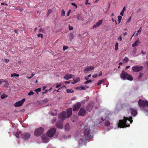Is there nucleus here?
Masks as SVG:
<instances>
[{
    "instance_id": "obj_1",
    "label": "nucleus",
    "mask_w": 148,
    "mask_h": 148,
    "mask_svg": "<svg viewBox=\"0 0 148 148\" xmlns=\"http://www.w3.org/2000/svg\"><path fill=\"white\" fill-rule=\"evenodd\" d=\"M132 119V118L131 116H130L129 118L124 117L123 120H119L118 126L120 128L129 127L130 126V124L128 123L127 121H128V122H130V123H132L133 122Z\"/></svg>"
},
{
    "instance_id": "obj_2",
    "label": "nucleus",
    "mask_w": 148,
    "mask_h": 148,
    "mask_svg": "<svg viewBox=\"0 0 148 148\" xmlns=\"http://www.w3.org/2000/svg\"><path fill=\"white\" fill-rule=\"evenodd\" d=\"M90 131V130L89 125L88 126L87 125L86 126L84 127V138L85 139H90L92 138V136L91 135Z\"/></svg>"
},
{
    "instance_id": "obj_3",
    "label": "nucleus",
    "mask_w": 148,
    "mask_h": 148,
    "mask_svg": "<svg viewBox=\"0 0 148 148\" xmlns=\"http://www.w3.org/2000/svg\"><path fill=\"white\" fill-rule=\"evenodd\" d=\"M121 77L123 80L127 79L130 81H132L133 79V78L131 75L123 71H122Z\"/></svg>"
},
{
    "instance_id": "obj_4",
    "label": "nucleus",
    "mask_w": 148,
    "mask_h": 148,
    "mask_svg": "<svg viewBox=\"0 0 148 148\" xmlns=\"http://www.w3.org/2000/svg\"><path fill=\"white\" fill-rule=\"evenodd\" d=\"M138 105L141 109L145 107L148 108V101L140 99L138 101Z\"/></svg>"
},
{
    "instance_id": "obj_5",
    "label": "nucleus",
    "mask_w": 148,
    "mask_h": 148,
    "mask_svg": "<svg viewBox=\"0 0 148 148\" xmlns=\"http://www.w3.org/2000/svg\"><path fill=\"white\" fill-rule=\"evenodd\" d=\"M44 130V129L42 127H40L36 129L34 132L35 136H40L43 133Z\"/></svg>"
},
{
    "instance_id": "obj_6",
    "label": "nucleus",
    "mask_w": 148,
    "mask_h": 148,
    "mask_svg": "<svg viewBox=\"0 0 148 148\" xmlns=\"http://www.w3.org/2000/svg\"><path fill=\"white\" fill-rule=\"evenodd\" d=\"M56 131V129L55 128H52L50 129L47 132V135L50 137L53 136Z\"/></svg>"
},
{
    "instance_id": "obj_7",
    "label": "nucleus",
    "mask_w": 148,
    "mask_h": 148,
    "mask_svg": "<svg viewBox=\"0 0 148 148\" xmlns=\"http://www.w3.org/2000/svg\"><path fill=\"white\" fill-rule=\"evenodd\" d=\"M143 67L142 66L135 65L132 67V70L134 72H138L143 69Z\"/></svg>"
},
{
    "instance_id": "obj_8",
    "label": "nucleus",
    "mask_w": 148,
    "mask_h": 148,
    "mask_svg": "<svg viewBox=\"0 0 148 148\" xmlns=\"http://www.w3.org/2000/svg\"><path fill=\"white\" fill-rule=\"evenodd\" d=\"M63 121L61 120H58L56 122V127L59 129H62L63 127Z\"/></svg>"
},
{
    "instance_id": "obj_9",
    "label": "nucleus",
    "mask_w": 148,
    "mask_h": 148,
    "mask_svg": "<svg viewBox=\"0 0 148 148\" xmlns=\"http://www.w3.org/2000/svg\"><path fill=\"white\" fill-rule=\"evenodd\" d=\"M30 137V134L28 133H24L22 134L21 137L24 140H27L29 139Z\"/></svg>"
},
{
    "instance_id": "obj_10",
    "label": "nucleus",
    "mask_w": 148,
    "mask_h": 148,
    "mask_svg": "<svg viewBox=\"0 0 148 148\" xmlns=\"http://www.w3.org/2000/svg\"><path fill=\"white\" fill-rule=\"evenodd\" d=\"M59 118L61 120V121H63L64 120L66 117V114L65 112L63 111L58 114Z\"/></svg>"
},
{
    "instance_id": "obj_11",
    "label": "nucleus",
    "mask_w": 148,
    "mask_h": 148,
    "mask_svg": "<svg viewBox=\"0 0 148 148\" xmlns=\"http://www.w3.org/2000/svg\"><path fill=\"white\" fill-rule=\"evenodd\" d=\"M86 113V111L85 109L82 108H81L78 112V115L81 116H85Z\"/></svg>"
},
{
    "instance_id": "obj_12",
    "label": "nucleus",
    "mask_w": 148,
    "mask_h": 148,
    "mask_svg": "<svg viewBox=\"0 0 148 148\" xmlns=\"http://www.w3.org/2000/svg\"><path fill=\"white\" fill-rule=\"evenodd\" d=\"M25 101V99L23 98L22 100L16 102L14 104V105L15 107H18L21 106L23 104L24 102Z\"/></svg>"
},
{
    "instance_id": "obj_13",
    "label": "nucleus",
    "mask_w": 148,
    "mask_h": 148,
    "mask_svg": "<svg viewBox=\"0 0 148 148\" xmlns=\"http://www.w3.org/2000/svg\"><path fill=\"white\" fill-rule=\"evenodd\" d=\"M94 106V102H91L87 105L86 108V109L88 111L90 112L93 108Z\"/></svg>"
},
{
    "instance_id": "obj_14",
    "label": "nucleus",
    "mask_w": 148,
    "mask_h": 148,
    "mask_svg": "<svg viewBox=\"0 0 148 148\" xmlns=\"http://www.w3.org/2000/svg\"><path fill=\"white\" fill-rule=\"evenodd\" d=\"M130 110L131 111V114L133 116L135 117L137 115L138 112L136 109L130 108Z\"/></svg>"
},
{
    "instance_id": "obj_15",
    "label": "nucleus",
    "mask_w": 148,
    "mask_h": 148,
    "mask_svg": "<svg viewBox=\"0 0 148 148\" xmlns=\"http://www.w3.org/2000/svg\"><path fill=\"white\" fill-rule=\"evenodd\" d=\"M81 104L79 103H75L73 106V110L75 111L78 110L81 107Z\"/></svg>"
},
{
    "instance_id": "obj_16",
    "label": "nucleus",
    "mask_w": 148,
    "mask_h": 148,
    "mask_svg": "<svg viewBox=\"0 0 148 148\" xmlns=\"http://www.w3.org/2000/svg\"><path fill=\"white\" fill-rule=\"evenodd\" d=\"M94 68L92 66H87L86 67L84 71L85 73H87L89 71L94 70Z\"/></svg>"
},
{
    "instance_id": "obj_17",
    "label": "nucleus",
    "mask_w": 148,
    "mask_h": 148,
    "mask_svg": "<svg viewBox=\"0 0 148 148\" xmlns=\"http://www.w3.org/2000/svg\"><path fill=\"white\" fill-rule=\"evenodd\" d=\"M49 136L47 135H42V141L44 143H47L49 140Z\"/></svg>"
},
{
    "instance_id": "obj_18",
    "label": "nucleus",
    "mask_w": 148,
    "mask_h": 148,
    "mask_svg": "<svg viewBox=\"0 0 148 148\" xmlns=\"http://www.w3.org/2000/svg\"><path fill=\"white\" fill-rule=\"evenodd\" d=\"M103 20H101L98 21L96 24L93 26V28H97L101 25L103 23Z\"/></svg>"
},
{
    "instance_id": "obj_19",
    "label": "nucleus",
    "mask_w": 148,
    "mask_h": 148,
    "mask_svg": "<svg viewBox=\"0 0 148 148\" xmlns=\"http://www.w3.org/2000/svg\"><path fill=\"white\" fill-rule=\"evenodd\" d=\"M72 108H70L67 109V116H66L67 118H68L70 117L72 115Z\"/></svg>"
},
{
    "instance_id": "obj_20",
    "label": "nucleus",
    "mask_w": 148,
    "mask_h": 148,
    "mask_svg": "<svg viewBox=\"0 0 148 148\" xmlns=\"http://www.w3.org/2000/svg\"><path fill=\"white\" fill-rule=\"evenodd\" d=\"M73 76L71 74H68L65 75L64 78L66 80H68L70 78H73L74 76H73Z\"/></svg>"
},
{
    "instance_id": "obj_21",
    "label": "nucleus",
    "mask_w": 148,
    "mask_h": 148,
    "mask_svg": "<svg viewBox=\"0 0 148 148\" xmlns=\"http://www.w3.org/2000/svg\"><path fill=\"white\" fill-rule=\"evenodd\" d=\"M65 130L68 131L70 129L69 124V123L66 124L65 125Z\"/></svg>"
},
{
    "instance_id": "obj_22",
    "label": "nucleus",
    "mask_w": 148,
    "mask_h": 148,
    "mask_svg": "<svg viewBox=\"0 0 148 148\" xmlns=\"http://www.w3.org/2000/svg\"><path fill=\"white\" fill-rule=\"evenodd\" d=\"M140 43V41L138 40H137L132 45V46L133 47H136Z\"/></svg>"
},
{
    "instance_id": "obj_23",
    "label": "nucleus",
    "mask_w": 148,
    "mask_h": 148,
    "mask_svg": "<svg viewBox=\"0 0 148 148\" xmlns=\"http://www.w3.org/2000/svg\"><path fill=\"white\" fill-rule=\"evenodd\" d=\"M74 38V36L73 33H70L69 35V38L70 41H71Z\"/></svg>"
},
{
    "instance_id": "obj_24",
    "label": "nucleus",
    "mask_w": 148,
    "mask_h": 148,
    "mask_svg": "<svg viewBox=\"0 0 148 148\" xmlns=\"http://www.w3.org/2000/svg\"><path fill=\"white\" fill-rule=\"evenodd\" d=\"M110 124V121H106L105 124V126L108 127V126Z\"/></svg>"
},
{
    "instance_id": "obj_25",
    "label": "nucleus",
    "mask_w": 148,
    "mask_h": 148,
    "mask_svg": "<svg viewBox=\"0 0 148 148\" xmlns=\"http://www.w3.org/2000/svg\"><path fill=\"white\" fill-rule=\"evenodd\" d=\"M125 7H124L123 8L121 12L120 13V14L122 16H123V14H124V12L125 10Z\"/></svg>"
},
{
    "instance_id": "obj_26",
    "label": "nucleus",
    "mask_w": 148,
    "mask_h": 148,
    "mask_svg": "<svg viewBox=\"0 0 148 148\" xmlns=\"http://www.w3.org/2000/svg\"><path fill=\"white\" fill-rule=\"evenodd\" d=\"M104 79H102L101 80H100L99 82L97 83V84L98 85H99L101 84L104 81Z\"/></svg>"
},
{
    "instance_id": "obj_27",
    "label": "nucleus",
    "mask_w": 148,
    "mask_h": 148,
    "mask_svg": "<svg viewBox=\"0 0 148 148\" xmlns=\"http://www.w3.org/2000/svg\"><path fill=\"white\" fill-rule=\"evenodd\" d=\"M143 112L145 113V114L147 115H148V110L147 109H143Z\"/></svg>"
},
{
    "instance_id": "obj_28",
    "label": "nucleus",
    "mask_w": 148,
    "mask_h": 148,
    "mask_svg": "<svg viewBox=\"0 0 148 148\" xmlns=\"http://www.w3.org/2000/svg\"><path fill=\"white\" fill-rule=\"evenodd\" d=\"M80 78L78 77L76 78H74L73 79V81L74 82H77L80 80Z\"/></svg>"
},
{
    "instance_id": "obj_29",
    "label": "nucleus",
    "mask_w": 148,
    "mask_h": 148,
    "mask_svg": "<svg viewBox=\"0 0 148 148\" xmlns=\"http://www.w3.org/2000/svg\"><path fill=\"white\" fill-rule=\"evenodd\" d=\"M66 91L67 93H73V92L74 91L73 90H71L69 89H67L66 90Z\"/></svg>"
},
{
    "instance_id": "obj_30",
    "label": "nucleus",
    "mask_w": 148,
    "mask_h": 148,
    "mask_svg": "<svg viewBox=\"0 0 148 148\" xmlns=\"http://www.w3.org/2000/svg\"><path fill=\"white\" fill-rule=\"evenodd\" d=\"M11 77H18L19 76V75L18 74H17L16 73H14L13 74H12L11 75Z\"/></svg>"
},
{
    "instance_id": "obj_31",
    "label": "nucleus",
    "mask_w": 148,
    "mask_h": 148,
    "mask_svg": "<svg viewBox=\"0 0 148 148\" xmlns=\"http://www.w3.org/2000/svg\"><path fill=\"white\" fill-rule=\"evenodd\" d=\"M129 61V60L128 58L127 57H125L124 59L123 60V61L125 62H127Z\"/></svg>"
},
{
    "instance_id": "obj_32",
    "label": "nucleus",
    "mask_w": 148,
    "mask_h": 148,
    "mask_svg": "<svg viewBox=\"0 0 148 148\" xmlns=\"http://www.w3.org/2000/svg\"><path fill=\"white\" fill-rule=\"evenodd\" d=\"M41 88H39L37 89H36L35 90V91H36L37 94H38V92H40L41 91Z\"/></svg>"
},
{
    "instance_id": "obj_33",
    "label": "nucleus",
    "mask_w": 148,
    "mask_h": 148,
    "mask_svg": "<svg viewBox=\"0 0 148 148\" xmlns=\"http://www.w3.org/2000/svg\"><path fill=\"white\" fill-rule=\"evenodd\" d=\"M52 10L50 9H49L47 12V16H48L50 14H51L52 12Z\"/></svg>"
},
{
    "instance_id": "obj_34",
    "label": "nucleus",
    "mask_w": 148,
    "mask_h": 148,
    "mask_svg": "<svg viewBox=\"0 0 148 148\" xmlns=\"http://www.w3.org/2000/svg\"><path fill=\"white\" fill-rule=\"evenodd\" d=\"M7 95L6 94H3L1 96V99H4L5 97H7Z\"/></svg>"
},
{
    "instance_id": "obj_35",
    "label": "nucleus",
    "mask_w": 148,
    "mask_h": 148,
    "mask_svg": "<svg viewBox=\"0 0 148 148\" xmlns=\"http://www.w3.org/2000/svg\"><path fill=\"white\" fill-rule=\"evenodd\" d=\"M122 18V17L121 16H118V21H119V24L120 23Z\"/></svg>"
},
{
    "instance_id": "obj_36",
    "label": "nucleus",
    "mask_w": 148,
    "mask_h": 148,
    "mask_svg": "<svg viewBox=\"0 0 148 148\" xmlns=\"http://www.w3.org/2000/svg\"><path fill=\"white\" fill-rule=\"evenodd\" d=\"M56 120V117H54L51 120V123L52 124Z\"/></svg>"
},
{
    "instance_id": "obj_37",
    "label": "nucleus",
    "mask_w": 148,
    "mask_h": 148,
    "mask_svg": "<svg viewBox=\"0 0 148 148\" xmlns=\"http://www.w3.org/2000/svg\"><path fill=\"white\" fill-rule=\"evenodd\" d=\"M61 15L62 16H64L65 14V13L64 10L62 9V10Z\"/></svg>"
},
{
    "instance_id": "obj_38",
    "label": "nucleus",
    "mask_w": 148,
    "mask_h": 148,
    "mask_svg": "<svg viewBox=\"0 0 148 148\" xmlns=\"http://www.w3.org/2000/svg\"><path fill=\"white\" fill-rule=\"evenodd\" d=\"M118 43H116L115 45V50L116 51L118 50Z\"/></svg>"
},
{
    "instance_id": "obj_39",
    "label": "nucleus",
    "mask_w": 148,
    "mask_h": 148,
    "mask_svg": "<svg viewBox=\"0 0 148 148\" xmlns=\"http://www.w3.org/2000/svg\"><path fill=\"white\" fill-rule=\"evenodd\" d=\"M136 52V48H134L133 51L132 53L133 55H134Z\"/></svg>"
},
{
    "instance_id": "obj_40",
    "label": "nucleus",
    "mask_w": 148,
    "mask_h": 148,
    "mask_svg": "<svg viewBox=\"0 0 148 148\" xmlns=\"http://www.w3.org/2000/svg\"><path fill=\"white\" fill-rule=\"evenodd\" d=\"M38 37H41L42 38H43V35L42 34H39L37 35Z\"/></svg>"
},
{
    "instance_id": "obj_41",
    "label": "nucleus",
    "mask_w": 148,
    "mask_h": 148,
    "mask_svg": "<svg viewBox=\"0 0 148 148\" xmlns=\"http://www.w3.org/2000/svg\"><path fill=\"white\" fill-rule=\"evenodd\" d=\"M14 135L17 138H19V134L18 132H17L16 133L14 134Z\"/></svg>"
},
{
    "instance_id": "obj_42",
    "label": "nucleus",
    "mask_w": 148,
    "mask_h": 148,
    "mask_svg": "<svg viewBox=\"0 0 148 148\" xmlns=\"http://www.w3.org/2000/svg\"><path fill=\"white\" fill-rule=\"evenodd\" d=\"M92 82V80L91 79L87 80L85 82V84H87L89 83H91Z\"/></svg>"
},
{
    "instance_id": "obj_43",
    "label": "nucleus",
    "mask_w": 148,
    "mask_h": 148,
    "mask_svg": "<svg viewBox=\"0 0 148 148\" xmlns=\"http://www.w3.org/2000/svg\"><path fill=\"white\" fill-rule=\"evenodd\" d=\"M34 94V92L32 90H30L29 92L28 93V95H33Z\"/></svg>"
},
{
    "instance_id": "obj_44",
    "label": "nucleus",
    "mask_w": 148,
    "mask_h": 148,
    "mask_svg": "<svg viewBox=\"0 0 148 148\" xmlns=\"http://www.w3.org/2000/svg\"><path fill=\"white\" fill-rule=\"evenodd\" d=\"M68 48V47L66 46H63V51H65V50L67 49Z\"/></svg>"
},
{
    "instance_id": "obj_45",
    "label": "nucleus",
    "mask_w": 148,
    "mask_h": 148,
    "mask_svg": "<svg viewBox=\"0 0 148 148\" xmlns=\"http://www.w3.org/2000/svg\"><path fill=\"white\" fill-rule=\"evenodd\" d=\"M81 90H86L85 87L83 85H82L80 86Z\"/></svg>"
},
{
    "instance_id": "obj_46",
    "label": "nucleus",
    "mask_w": 148,
    "mask_h": 148,
    "mask_svg": "<svg viewBox=\"0 0 148 148\" xmlns=\"http://www.w3.org/2000/svg\"><path fill=\"white\" fill-rule=\"evenodd\" d=\"M69 28L70 30H72L73 29V27L72 26H71L70 25H69Z\"/></svg>"
},
{
    "instance_id": "obj_47",
    "label": "nucleus",
    "mask_w": 148,
    "mask_h": 148,
    "mask_svg": "<svg viewBox=\"0 0 148 148\" xmlns=\"http://www.w3.org/2000/svg\"><path fill=\"white\" fill-rule=\"evenodd\" d=\"M35 75L34 74V73H32V75L30 76V77H28L27 76V77L26 78L28 79H31V78H32L34 75Z\"/></svg>"
},
{
    "instance_id": "obj_48",
    "label": "nucleus",
    "mask_w": 148,
    "mask_h": 148,
    "mask_svg": "<svg viewBox=\"0 0 148 148\" xmlns=\"http://www.w3.org/2000/svg\"><path fill=\"white\" fill-rule=\"evenodd\" d=\"M71 4L72 5L75 7L76 8H77V5L76 4L74 3H71Z\"/></svg>"
},
{
    "instance_id": "obj_49",
    "label": "nucleus",
    "mask_w": 148,
    "mask_h": 148,
    "mask_svg": "<svg viewBox=\"0 0 148 148\" xmlns=\"http://www.w3.org/2000/svg\"><path fill=\"white\" fill-rule=\"evenodd\" d=\"M4 61L6 63H7L9 62L10 61V60L8 59H4Z\"/></svg>"
},
{
    "instance_id": "obj_50",
    "label": "nucleus",
    "mask_w": 148,
    "mask_h": 148,
    "mask_svg": "<svg viewBox=\"0 0 148 148\" xmlns=\"http://www.w3.org/2000/svg\"><path fill=\"white\" fill-rule=\"evenodd\" d=\"M44 103H45L48 101V100L47 99H46L42 101Z\"/></svg>"
},
{
    "instance_id": "obj_51",
    "label": "nucleus",
    "mask_w": 148,
    "mask_h": 148,
    "mask_svg": "<svg viewBox=\"0 0 148 148\" xmlns=\"http://www.w3.org/2000/svg\"><path fill=\"white\" fill-rule=\"evenodd\" d=\"M118 40H120L121 41L122 40V38L121 35H120L119 36V37L118 38Z\"/></svg>"
},
{
    "instance_id": "obj_52",
    "label": "nucleus",
    "mask_w": 148,
    "mask_h": 148,
    "mask_svg": "<svg viewBox=\"0 0 148 148\" xmlns=\"http://www.w3.org/2000/svg\"><path fill=\"white\" fill-rule=\"evenodd\" d=\"M1 4V5H4L5 7H6L8 6V5L7 3H2Z\"/></svg>"
},
{
    "instance_id": "obj_53",
    "label": "nucleus",
    "mask_w": 148,
    "mask_h": 148,
    "mask_svg": "<svg viewBox=\"0 0 148 148\" xmlns=\"http://www.w3.org/2000/svg\"><path fill=\"white\" fill-rule=\"evenodd\" d=\"M142 31V27H141L139 29V30H138L137 32L138 33H140V32H141Z\"/></svg>"
},
{
    "instance_id": "obj_54",
    "label": "nucleus",
    "mask_w": 148,
    "mask_h": 148,
    "mask_svg": "<svg viewBox=\"0 0 148 148\" xmlns=\"http://www.w3.org/2000/svg\"><path fill=\"white\" fill-rule=\"evenodd\" d=\"M82 18H82L79 15H78L77 17V19L78 20L81 19V20H82Z\"/></svg>"
},
{
    "instance_id": "obj_55",
    "label": "nucleus",
    "mask_w": 148,
    "mask_h": 148,
    "mask_svg": "<svg viewBox=\"0 0 148 148\" xmlns=\"http://www.w3.org/2000/svg\"><path fill=\"white\" fill-rule=\"evenodd\" d=\"M143 73H140V74L138 77V78H140L141 77H142V76L143 75Z\"/></svg>"
},
{
    "instance_id": "obj_56",
    "label": "nucleus",
    "mask_w": 148,
    "mask_h": 148,
    "mask_svg": "<svg viewBox=\"0 0 148 148\" xmlns=\"http://www.w3.org/2000/svg\"><path fill=\"white\" fill-rule=\"evenodd\" d=\"M97 74H95L94 75H93L92 76V77L93 78H96V77H97Z\"/></svg>"
},
{
    "instance_id": "obj_57",
    "label": "nucleus",
    "mask_w": 148,
    "mask_h": 148,
    "mask_svg": "<svg viewBox=\"0 0 148 148\" xmlns=\"http://www.w3.org/2000/svg\"><path fill=\"white\" fill-rule=\"evenodd\" d=\"M48 91H49V90H45L44 92H42V94L46 93Z\"/></svg>"
},
{
    "instance_id": "obj_58",
    "label": "nucleus",
    "mask_w": 148,
    "mask_h": 148,
    "mask_svg": "<svg viewBox=\"0 0 148 148\" xmlns=\"http://www.w3.org/2000/svg\"><path fill=\"white\" fill-rule=\"evenodd\" d=\"M50 114H51V115H53V116H54L55 115L56 116L57 115V113H56L55 114L53 112H51Z\"/></svg>"
},
{
    "instance_id": "obj_59",
    "label": "nucleus",
    "mask_w": 148,
    "mask_h": 148,
    "mask_svg": "<svg viewBox=\"0 0 148 148\" xmlns=\"http://www.w3.org/2000/svg\"><path fill=\"white\" fill-rule=\"evenodd\" d=\"M111 20L112 21L115 22L116 25H117V23L116 22V21L115 20H114L113 18H112Z\"/></svg>"
},
{
    "instance_id": "obj_60",
    "label": "nucleus",
    "mask_w": 148,
    "mask_h": 148,
    "mask_svg": "<svg viewBox=\"0 0 148 148\" xmlns=\"http://www.w3.org/2000/svg\"><path fill=\"white\" fill-rule=\"evenodd\" d=\"M131 16H130L128 20L127 21V22H129L131 21Z\"/></svg>"
},
{
    "instance_id": "obj_61",
    "label": "nucleus",
    "mask_w": 148,
    "mask_h": 148,
    "mask_svg": "<svg viewBox=\"0 0 148 148\" xmlns=\"http://www.w3.org/2000/svg\"><path fill=\"white\" fill-rule=\"evenodd\" d=\"M16 9L18 10H19L20 11H21L22 10L19 7H17L16 8Z\"/></svg>"
},
{
    "instance_id": "obj_62",
    "label": "nucleus",
    "mask_w": 148,
    "mask_h": 148,
    "mask_svg": "<svg viewBox=\"0 0 148 148\" xmlns=\"http://www.w3.org/2000/svg\"><path fill=\"white\" fill-rule=\"evenodd\" d=\"M61 84L60 85H57L56 86V88H58L59 87H61Z\"/></svg>"
},
{
    "instance_id": "obj_63",
    "label": "nucleus",
    "mask_w": 148,
    "mask_h": 148,
    "mask_svg": "<svg viewBox=\"0 0 148 148\" xmlns=\"http://www.w3.org/2000/svg\"><path fill=\"white\" fill-rule=\"evenodd\" d=\"M70 12H71V10H69V12H68V13H67V16H69V13Z\"/></svg>"
},
{
    "instance_id": "obj_64",
    "label": "nucleus",
    "mask_w": 148,
    "mask_h": 148,
    "mask_svg": "<svg viewBox=\"0 0 148 148\" xmlns=\"http://www.w3.org/2000/svg\"><path fill=\"white\" fill-rule=\"evenodd\" d=\"M88 0H86V2L85 4L86 5H87L88 4Z\"/></svg>"
}]
</instances>
